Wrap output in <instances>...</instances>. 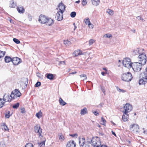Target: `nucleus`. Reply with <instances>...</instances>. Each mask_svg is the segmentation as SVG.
Masks as SVG:
<instances>
[{
	"mask_svg": "<svg viewBox=\"0 0 147 147\" xmlns=\"http://www.w3.org/2000/svg\"><path fill=\"white\" fill-rule=\"evenodd\" d=\"M87 142L88 143H91L94 147H98L101 145L99 138L98 137L93 138L90 141H88Z\"/></svg>",
	"mask_w": 147,
	"mask_h": 147,
	"instance_id": "1",
	"label": "nucleus"
},
{
	"mask_svg": "<svg viewBox=\"0 0 147 147\" xmlns=\"http://www.w3.org/2000/svg\"><path fill=\"white\" fill-rule=\"evenodd\" d=\"M142 64L139 62L132 63L131 66L133 70L135 72L140 71L141 69L142 65Z\"/></svg>",
	"mask_w": 147,
	"mask_h": 147,
	"instance_id": "2",
	"label": "nucleus"
},
{
	"mask_svg": "<svg viewBox=\"0 0 147 147\" xmlns=\"http://www.w3.org/2000/svg\"><path fill=\"white\" fill-rule=\"evenodd\" d=\"M132 78L131 74L128 72L123 74L121 77V79L125 81L129 82L131 80Z\"/></svg>",
	"mask_w": 147,
	"mask_h": 147,
	"instance_id": "3",
	"label": "nucleus"
},
{
	"mask_svg": "<svg viewBox=\"0 0 147 147\" xmlns=\"http://www.w3.org/2000/svg\"><path fill=\"white\" fill-rule=\"evenodd\" d=\"M144 53L139 55L137 58L139 62L142 64V65L145 64L147 59L146 55Z\"/></svg>",
	"mask_w": 147,
	"mask_h": 147,
	"instance_id": "4",
	"label": "nucleus"
},
{
	"mask_svg": "<svg viewBox=\"0 0 147 147\" xmlns=\"http://www.w3.org/2000/svg\"><path fill=\"white\" fill-rule=\"evenodd\" d=\"M122 63L123 65L125 67L128 68H131L132 63L131 62V59L129 58H126L124 59Z\"/></svg>",
	"mask_w": 147,
	"mask_h": 147,
	"instance_id": "5",
	"label": "nucleus"
},
{
	"mask_svg": "<svg viewBox=\"0 0 147 147\" xmlns=\"http://www.w3.org/2000/svg\"><path fill=\"white\" fill-rule=\"evenodd\" d=\"M78 140L79 147H89L88 145L85 143V139L84 137H79Z\"/></svg>",
	"mask_w": 147,
	"mask_h": 147,
	"instance_id": "6",
	"label": "nucleus"
},
{
	"mask_svg": "<svg viewBox=\"0 0 147 147\" xmlns=\"http://www.w3.org/2000/svg\"><path fill=\"white\" fill-rule=\"evenodd\" d=\"M21 95V93L18 90L15 89L11 93V97L13 99L17 97H20Z\"/></svg>",
	"mask_w": 147,
	"mask_h": 147,
	"instance_id": "7",
	"label": "nucleus"
},
{
	"mask_svg": "<svg viewBox=\"0 0 147 147\" xmlns=\"http://www.w3.org/2000/svg\"><path fill=\"white\" fill-rule=\"evenodd\" d=\"M144 50L143 49L138 48L135 49L132 51L133 54L134 55H139L142 53H144Z\"/></svg>",
	"mask_w": 147,
	"mask_h": 147,
	"instance_id": "8",
	"label": "nucleus"
},
{
	"mask_svg": "<svg viewBox=\"0 0 147 147\" xmlns=\"http://www.w3.org/2000/svg\"><path fill=\"white\" fill-rule=\"evenodd\" d=\"M123 112L128 113L132 109V106L129 104H126L123 107Z\"/></svg>",
	"mask_w": 147,
	"mask_h": 147,
	"instance_id": "9",
	"label": "nucleus"
},
{
	"mask_svg": "<svg viewBox=\"0 0 147 147\" xmlns=\"http://www.w3.org/2000/svg\"><path fill=\"white\" fill-rule=\"evenodd\" d=\"M34 131L36 133H38L39 135V137H42L41 133H42V129L41 128L39 125H36L34 127Z\"/></svg>",
	"mask_w": 147,
	"mask_h": 147,
	"instance_id": "10",
	"label": "nucleus"
},
{
	"mask_svg": "<svg viewBox=\"0 0 147 147\" xmlns=\"http://www.w3.org/2000/svg\"><path fill=\"white\" fill-rule=\"evenodd\" d=\"M12 98L11 97V94H5L3 96V100L5 103L6 102H10Z\"/></svg>",
	"mask_w": 147,
	"mask_h": 147,
	"instance_id": "11",
	"label": "nucleus"
},
{
	"mask_svg": "<svg viewBox=\"0 0 147 147\" xmlns=\"http://www.w3.org/2000/svg\"><path fill=\"white\" fill-rule=\"evenodd\" d=\"M47 18L44 15H41L39 17L38 21L40 23L42 24H46Z\"/></svg>",
	"mask_w": 147,
	"mask_h": 147,
	"instance_id": "12",
	"label": "nucleus"
},
{
	"mask_svg": "<svg viewBox=\"0 0 147 147\" xmlns=\"http://www.w3.org/2000/svg\"><path fill=\"white\" fill-rule=\"evenodd\" d=\"M12 62L14 65H17L21 62L20 59L17 57L13 58Z\"/></svg>",
	"mask_w": 147,
	"mask_h": 147,
	"instance_id": "13",
	"label": "nucleus"
},
{
	"mask_svg": "<svg viewBox=\"0 0 147 147\" xmlns=\"http://www.w3.org/2000/svg\"><path fill=\"white\" fill-rule=\"evenodd\" d=\"M65 6L64 4L62 3H60L59 4L58 6V9L59 10L58 11L60 12V13H63L65 10Z\"/></svg>",
	"mask_w": 147,
	"mask_h": 147,
	"instance_id": "14",
	"label": "nucleus"
},
{
	"mask_svg": "<svg viewBox=\"0 0 147 147\" xmlns=\"http://www.w3.org/2000/svg\"><path fill=\"white\" fill-rule=\"evenodd\" d=\"M63 13L57 11V13L56 14L55 16L56 19L59 21H61L63 19Z\"/></svg>",
	"mask_w": 147,
	"mask_h": 147,
	"instance_id": "15",
	"label": "nucleus"
},
{
	"mask_svg": "<svg viewBox=\"0 0 147 147\" xmlns=\"http://www.w3.org/2000/svg\"><path fill=\"white\" fill-rule=\"evenodd\" d=\"M76 145V143L73 140H70L67 143L66 147H75Z\"/></svg>",
	"mask_w": 147,
	"mask_h": 147,
	"instance_id": "16",
	"label": "nucleus"
},
{
	"mask_svg": "<svg viewBox=\"0 0 147 147\" xmlns=\"http://www.w3.org/2000/svg\"><path fill=\"white\" fill-rule=\"evenodd\" d=\"M84 54V53H83L81 51L78 50H76L73 53V55L74 56H77L78 55H80Z\"/></svg>",
	"mask_w": 147,
	"mask_h": 147,
	"instance_id": "17",
	"label": "nucleus"
},
{
	"mask_svg": "<svg viewBox=\"0 0 147 147\" xmlns=\"http://www.w3.org/2000/svg\"><path fill=\"white\" fill-rule=\"evenodd\" d=\"M54 21L51 18H47V22H46V25H48L49 26H50L52 25L54 23Z\"/></svg>",
	"mask_w": 147,
	"mask_h": 147,
	"instance_id": "18",
	"label": "nucleus"
},
{
	"mask_svg": "<svg viewBox=\"0 0 147 147\" xmlns=\"http://www.w3.org/2000/svg\"><path fill=\"white\" fill-rule=\"evenodd\" d=\"M123 114L122 116V119L124 121H126L129 118V115L127 113L123 112Z\"/></svg>",
	"mask_w": 147,
	"mask_h": 147,
	"instance_id": "19",
	"label": "nucleus"
},
{
	"mask_svg": "<svg viewBox=\"0 0 147 147\" xmlns=\"http://www.w3.org/2000/svg\"><path fill=\"white\" fill-rule=\"evenodd\" d=\"M147 78H143L140 79L139 82V84H145L147 82Z\"/></svg>",
	"mask_w": 147,
	"mask_h": 147,
	"instance_id": "20",
	"label": "nucleus"
},
{
	"mask_svg": "<svg viewBox=\"0 0 147 147\" xmlns=\"http://www.w3.org/2000/svg\"><path fill=\"white\" fill-rule=\"evenodd\" d=\"M18 12L20 13H22L25 11L23 7L19 6L17 7Z\"/></svg>",
	"mask_w": 147,
	"mask_h": 147,
	"instance_id": "21",
	"label": "nucleus"
},
{
	"mask_svg": "<svg viewBox=\"0 0 147 147\" xmlns=\"http://www.w3.org/2000/svg\"><path fill=\"white\" fill-rule=\"evenodd\" d=\"M45 76L48 79L50 80H53V79L54 76L51 74H47L45 75Z\"/></svg>",
	"mask_w": 147,
	"mask_h": 147,
	"instance_id": "22",
	"label": "nucleus"
},
{
	"mask_svg": "<svg viewBox=\"0 0 147 147\" xmlns=\"http://www.w3.org/2000/svg\"><path fill=\"white\" fill-rule=\"evenodd\" d=\"M88 112L86 108H84L83 109H81L80 112V114L81 115H84L87 113Z\"/></svg>",
	"mask_w": 147,
	"mask_h": 147,
	"instance_id": "23",
	"label": "nucleus"
},
{
	"mask_svg": "<svg viewBox=\"0 0 147 147\" xmlns=\"http://www.w3.org/2000/svg\"><path fill=\"white\" fill-rule=\"evenodd\" d=\"M5 61L6 63H9L11 61H12V58H11V57L8 56H6L5 57Z\"/></svg>",
	"mask_w": 147,
	"mask_h": 147,
	"instance_id": "24",
	"label": "nucleus"
},
{
	"mask_svg": "<svg viewBox=\"0 0 147 147\" xmlns=\"http://www.w3.org/2000/svg\"><path fill=\"white\" fill-rule=\"evenodd\" d=\"M92 4L95 6L98 5L100 2V0H92Z\"/></svg>",
	"mask_w": 147,
	"mask_h": 147,
	"instance_id": "25",
	"label": "nucleus"
},
{
	"mask_svg": "<svg viewBox=\"0 0 147 147\" xmlns=\"http://www.w3.org/2000/svg\"><path fill=\"white\" fill-rule=\"evenodd\" d=\"M16 6L13 0H11L10 2L9 7L11 8H15Z\"/></svg>",
	"mask_w": 147,
	"mask_h": 147,
	"instance_id": "26",
	"label": "nucleus"
},
{
	"mask_svg": "<svg viewBox=\"0 0 147 147\" xmlns=\"http://www.w3.org/2000/svg\"><path fill=\"white\" fill-rule=\"evenodd\" d=\"M58 136H59V139L60 141L62 142L65 140V138L63 135L61 133L59 134H58Z\"/></svg>",
	"mask_w": 147,
	"mask_h": 147,
	"instance_id": "27",
	"label": "nucleus"
},
{
	"mask_svg": "<svg viewBox=\"0 0 147 147\" xmlns=\"http://www.w3.org/2000/svg\"><path fill=\"white\" fill-rule=\"evenodd\" d=\"M130 127L131 129H132V128H136V129H139V128L138 125L137 124H133L131 125L130 126Z\"/></svg>",
	"mask_w": 147,
	"mask_h": 147,
	"instance_id": "28",
	"label": "nucleus"
},
{
	"mask_svg": "<svg viewBox=\"0 0 147 147\" xmlns=\"http://www.w3.org/2000/svg\"><path fill=\"white\" fill-rule=\"evenodd\" d=\"M59 102L60 104L63 106L65 105L66 104L61 98H59Z\"/></svg>",
	"mask_w": 147,
	"mask_h": 147,
	"instance_id": "29",
	"label": "nucleus"
},
{
	"mask_svg": "<svg viewBox=\"0 0 147 147\" xmlns=\"http://www.w3.org/2000/svg\"><path fill=\"white\" fill-rule=\"evenodd\" d=\"M42 113L40 111L38 112L36 114V116L38 118H40L42 116Z\"/></svg>",
	"mask_w": 147,
	"mask_h": 147,
	"instance_id": "30",
	"label": "nucleus"
},
{
	"mask_svg": "<svg viewBox=\"0 0 147 147\" xmlns=\"http://www.w3.org/2000/svg\"><path fill=\"white\" fill-rule=\"evenodd\" d=\"M5 104L3 99L0 98V108L2 107Z\"/></svg>",
	"mask_w": 147,
	"mask_h": 147,
	"instance_id": "31",
	"label": "nucleus"
},
{
	"mask_svg": "<svg viewBox=\"0 0 147 147\" xmlns=\"http://www.w3.org/2000/svg\"><path fill=\"white\" fill-rule=\"evenodd\" d=\"M23 81L22 82L23 83L25 84V86L26 87H27V85L28 83V79L27 78H24L23 79Z\"/></svg>",
	"mask_w": 147,
	"mask_h": 147,
	"instance_id": "32",
	"label": "nucleus"
},
{
	"mask_svg": "<svg viewBox=\"0 0 147 147\" xmlns=\"http://www.w3.org/2000/svg\"><path fill=\"white\" fill-rule=\"evenodd\" d=\"M107 13L110 15H113V10L109 9L107 10Z\"/></svg>",
	"mask_w": 147,
	"mask_h": 147,
	"instance_id": "33",
	"label": "nucleus"
},
{
	"mask_svg": "<svg viewBox=\"0 0 147 147\" xmlns=\"http://www.w3.org/2000/svg\"><path fill=\"white\" fill-rule=\"evenodd\" d=\"M84 21L86 25L89 24H90V19L88 18H85L84 19Z\"/></svg>",
	"mask_w": 147,
	"mask_h": 147,
	"instance_id": "34",
	"label": "nucleus"
},
{
	"mask_svg": "<svg viewBox=\"0 0 147 147\" xmlns=\"http://www.w3.org/2000/svg\"><path fill=\"white\" fill-rule=\"evenodd\" d=\"M64 43L66 46H69L71 44V42L68 40H64Z\"/></svg>",
	"mask_w": 147,
	"mask_h": 147,
	"instance_id": "35",
	"label": "nucleus"
},
{
	"mask_svg": "<svg viewBox=\"0 0 147 147\" xmlns=\"http://www.w3.org/2000/svg\"><path fill=\"white\" fill-rule=\"evenodd\" d=\"M45 139L44 140H43V141L40 142L39 144V146L40 147H42L44 146L45 144Z\"/></svg>",
	"mask_w": 147,
	"mask_h": 147,
	"instance_id": "36",
	"label": "nucleus"
},
{
	"mask_svg": "<svg viewBox=\"0 0 147 147\" xmlns=\"http://www.w3.org/2000/svg\"><path fill=\"white\" fill-rule=\"evenodd\" d=\"M101 121L102 122V123H101V124L105 126L106 123V122L105 120L104 119L103 117H102L101 118Z\"/></svg>",
	"mask_w": 147,
	"mask_h": 147,
	"instance_id": "37",
	"label": "nucleus"
},
{
	"mask_svg": "<svg viewBox=\"0 0 147 147\" xmlns=\"http://www.w3.org/2000/svg\"><path fill=\"white\" fill-rule=\"evenodd\" d=\"M10 112L9 111H8L6 113L5 115V117L6 118H8L10 117L11 115L10 114Z\"/></svg>",
	"mask_w": 147,
	"mask_h": 147,
	"instance_id": "38",
	"label": "nucleus"
},
{
	"mask_svg": "<svg viewBox=\"0 0 147 147\" xmlns=\"http://www.w3.org/2000/svg\"><path fill=\"white\" fill-rule=\"evenodd\" d=\"M76 15V13L75 11L71 12L70 13V16L72 18H74Z\"/></svg>",
	"mask_w": 147,
	"mask_h": 147,
	"instance_id": "39",
	"label": "nucleus"
},
{
	"mask_svg": "<svg viewBox=\"0 0 147 147\" xmlns=\"http://www.w3.org/2000/svg\"><path fill=\"white\" fill-rule=\"evenodd\" d=\"M19 103H17L16 104H14L13 106V107L14 109H17L19 107Z\"/></svg>",
	"mask_w": 147,
	"mask_h": 147,
	"instance_id": "40",
	"label": "nucleus"
},
{
	"mask_svg": "<svg viewBox=\"0 0 147 147\" xmlns=\"http://www.w3.org/2000/svg\"><path fill=\"white\" fill-rule=\"evenodd\" d=\"M5 54V52L0 51V58L3 57Z\"/></svg>",
	"mask_w": 147,
	"mask_h": 147,
	"instance_id": "41",
	"label": "nucleus"
},
{
	"mask_svg": "<svg viewBox=\"0 0 147 147\" xmlns=\"http://www.w3.org/2000/svg\"><path fill=\"white\" fill-rule=\"evenodd\" d=\"M13 40L14 42L17 44H19L20 43V41L16 38H13Z\"/></svg>",
	"mask_w": 147,
	"mask_h": 147,
	"instance_id": "42",
	"label": "nucleus"
},
{
	"mask_svg": "<svg viewBox=\"0 0 147 147\" xmlns=\"http://www.w3.org/2000/svg\"><path fill=\"white\" fill-rule=\"evenodd\" d=\"M104 36L107 38H109L112 37V35L109 34H106L104 35Z\"/></svg>",
	"mask_w": 147,
	"mask_h": 147,
	"instance_id": "43",
	"label": "nucleus"
},
{
	"mask_svg": "<svg viewBox=\"0 0 147 147\" xmlns=\"http://www.w3.org/2000/svg\"><path fill=\"white\" fill-rule=\"evenodd\" d=\"M95 42V40H94V39H90L89 40V45H92Z\"/></svg>",
	"mask_w": 147,
	"mask_h": 147,
	"instance_id": "44",
	"label": "nucleus"
},
{
	"mask_svg": "<svg viewBox=\"0 0 147 147\" xmlns=\"http://www.w3.org/2000/svg\"><path fill=\"white\" fill-rule=\"evenodd\" d=\"M80 76L81 78H83V80H86L87 79V77L85 74H82L80 75Z\"/></svg>",
	"mask_w": 147,
	"mask_h": 147,
	"instance_id": "45",
	"label": "nucleus"
},
{
	"mask_svg": "<svg viewBox=\"0 0 147 147\" xmlns=\"http://www.w3.org/2000/svg\"><path fill=\"white\" fill-rule=\"evenodd\" d=\"M3 129H4L5 131L7 130L8 131H9V129L7 127L5 123L3 124Z\"/></svg>",
	"mask_w": 147,
	"mask_h": 147,
	"instance_id": "46",
	"label": "nucleus"
},
{
	"mask_svg": "<svg viewBox=\"0 0 147 147\" xmlns=\"http://www.w3.org/2000/svg\"><path fill=\"white\" fill-rule=\"evenodd\" d=\"M25 147H33V145L31 143H28L26 144Z\"/></svg>",
	"mask_w": 147,
	"mask_h": 147,
	"instance_id": "47",
	"label": "nucleus"
},
{
	"mask_svg": "<svg viewBox=\"0 0 147 147\" xmlns=\"http://www.w3.org/2000/svg\"><path fill=\"white\" fill-rule=\"evenodd\" d=\"M136 18H137V19L138 20H142V22H144V19L142 18L140 16H138V17H137Z\"/></svg>",
	"mask_w": 147,
	"mask_h": 147,
	"instance_id": "48",
	"label": "nucleus"
},
{
	"mask_svg": "<svg viewBox=\"0 0 147 147\" xmlns=\"http://www.w3.org/2000/svg\"><path fill=\"white\" fill-rule=\"evenodd\" d=\"M41 84V83L40 82H37L35 84V86L36 87H38L40 86Z\"/></svg>",
	"mask_w": 147,
	"mask_h": 147,
	"instance_id": "49",
	"label": "nucleus"
},
{
	"mask_svg": "<svg viewBox=\"0 0 147 147\" xmlns=\"http://www.w3.org/2000/svg\"><path fill=\"white\" fill-rule=\"evenodd\" d=\"M88 25L89 28H90L92 29L93 28L94 26L92 24H91V23H90L89 24H88Z\"/></svg>",
	"mask_w": 147,
	"mask_h": 147,
	"instance_id": "50",
	"label": "nucleus"
},
{
	"mask_svg": "<svg viewBox=\"0 0 147 147\" xmlns=\"http://www.w3.org/2000/svg\"><path fill=\"white\" fill-rule=\"evenodd\" d=\"M70 136H72L73 137L76 138L78 136V134H70Z\"/></svg>",
	"mask_w": 147,
	"mask_h": 147,
	"instance_id": "51",
	"label": "nucleus"
},
{
	"mask_svg": "<svg viewBox=\"0 0 147 147\" xmlns=\"http://www.w3.org/2000/svg\"><path fill=\"white\" fill-rule=\"evenodd\" d=\"M117 90L119 92H125V91L123 90L120 89L117 87Z\"/></svg>",
	"mask_w": 147,
	"mask_h": 147,
	"instance_id": "52",
	"label": "nucleus"
},
{
	"mask_svg": "<svg viewBox=\"0 0 147 147\" xmlns=\"http://www.w3.org/2000/svg\"><path fill=\"white\" fill-rule=\"evenodd\" d=\"M101 89L102 91L103 92L104 95H105V90L104 88L103 87H101Z\"/></svg>",
	"mask_w": 147,
	"mask_h": 147,
	"instance_id": "53",
	"label": "nucleus"
},
{
	"mask_svg": "<svg viewBox=\"0 0 147 147\" xmlns=\"http://www.w3.org/2000/svg\"><path fill=\"white\" fill-rule=\"evenodd\" d=\"M21 112L22 113H24L25 112V109L24 108L21 109Z\"/></svg>",
	"mask_w": 147,
	"mask_h": 147,
	"instance_id": "54",
	"label": "nucleus"
},
{
	"mask_svg": "<svg viewBox=\"0 0 147 147\" xmlns=\"http://www.w3.org/2000/svg\"><path fill=\"white\" fill-rule=\"evenodd\" d=\"M87 3V2L86 1H82V5L84 6L85 5H86Z\"/></svg>",
	"mask_w": 147,
	"mask_h": 147,
	"instance_id": "55",
	"label": "nucleus"
},
{
	"mask_svg": "<svg viewBox=\"0 0 147 147\" xmlns=\"http://www.w3.org/2000/svg\"><path fill=\"white\" fill-rule=\"evenodd\" d=\"M93 113L96 116L98 115L99 114L96 111H94Z\"/></svg>",
	"mask_w": 147,
	"mask_h": 147,
	"instance_id": "56",
	"label": "nucleus"
},
{
	"mask_svg": "<svg viewBox=\"0 0 147 147\" xmlns=\"http://www.w3.org/2000/svg\"><path fill=\"white\" fill-rule=\"evenodd\" d=\"M28 17L29 18V19L30 20H31L32 19V16H31L30 15H28Z\"/></svg>",
	"mask_w": 147,
	"mask_h": 147,
	"instance_id": "57",
	"label": "nucleus"
},
{
	"mask_svg": "<svg viewBox=\"0 0 147 147\" xmlns=\"http://www.w3.org/2000/svg\"><path fill=\"white\" fill-rule=\"evenodd\" d=\"M76 73H77V72L76 71H75L74 72H72V73H69V75H70V74H76Z\"/></svg>",
	"mask_w": 147,
	"mask_h": 147,
	"instance_id": "58",
	"label": "nucleus"
},
{
	"mask_svg": "<svg viewBox=\"0 0 147 147\" xmlns=\"http://www.w3.org/2000/svg\"><path fill=\"white\" fill-rule=\"evenodd\" d=\"M111 132H112V134L114 135V136H116V135L115 134V132H114L113 131H111Z\"/></svg>",
	"mask_w": 147,
	"mask_h": 147,
	"instance_id": "59",
	"label": "nucleus"
},
{
	"mask_svg": "<svg viewBox=\"0 0 147 147\" xmlns=\"http://www.w3.org/2000/svg\"><path fill=\"white\" fill-rule=\"evenodd\" d=\"M60 63L61 64H65V62L64 61H60Z\"/></svg>",
	"mask_w": 147,
	"mask_h": 147,
	"instance_id": "60",
	"label": "nucleus"
},
{
	"mask_svg": "<svg viewBox=\"0 0 147 147\" xmlns=\"http://www.w3.org/2000/svg\"><path fill=\"white\" fill-rule=\"evenodd\" d=\"M99 134L100 135V136H103L104 135V134L103 133H99Z\"/></svg>",
	"mask_w": 147,
	"mask_h": 147,
	"instance_id": "61",
	"label": "nucleus"
},
{
	"mask_svg": "<svg viewBox=\"0 0 147 147\" xmlns=\"http://www.w3.org/2000/svg\"><path fill=\"white\" fill-rule=\"evenodd\" d=\"M131 31L135 33L136 32V30L134 29H132L131 30Z\"/></svg>",
	"mask_w": 147,
	"mask_h": 147,
	"instance_id": "62",
	"label": "nucleus"
},
{
	"mask_svg": "<svg viewBox=\"0 0 147 147\" xmlns=\"http://www.w3.org/2000/svg\"><path fill=\"white\" fill-rule=\"evenodd\" d=\"M101 74L103 76H104L105 74V73L104 72H101Z\"/></svg>",
	"mask_w": 147,
	"mask_h": 147,
	"instance_id": "63",
	"label": "nucleus"
},
{
	"mask_svg": "<svg viewBox=\"0 0 147 147\" xmlns=\"http://www.w3.org/2000/svg\"><path fill=\"white\" fill-rule=\"evenodd\" d=\"M100 147H107L105 145H102Z\"/></svg>",
	"mask_w": 147,
	"mask_h": 147,
	"instance_id": "64",
	"label": "nucleus"
}]
</instances>
